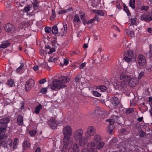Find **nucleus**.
<instances>
[{"instance_id": "1", "label": "nucleus", "mask_w": 152, "mask_h": 152, "mask_svg": "<svg viewBox=\"0 0 152 152\" xmlns=\"http://www.w3.org/2000/svg\"><path fill=\"white\" fill-rule=\"evenodd\" d=\"M69 80V78L68 76H61L58 80L54 79L52 82L53 84L49 85L48 88H50L53 90H59L66 87V85L65 83Z\"/></svg>"}, {"instance_id": "2", "label": "nucleus", "mask_w": 152, "mask_h": 152, "mask_svg": "<svg viewBox=\"0 0 152 152\" xmlns=\"http://www.w3.org/2000/svg\"><path fill=\"white\" fill-rule=\"evenodd\" d=\"M62 132L64 136L63 150L64 151H66L67 148L68 144L71 145L72 143L73 140L70 139L72 133V128L70 126H66L64 127Z\"/></svg>"}, {"instance_id": "3", "label": "nucleus", "mask_w": 152, "mask_h": 152, "mask_svg": "<svg viewBox=\"0 0 152 152\" xmlns=\"http://www.w3.org/2000/svg\"><path fill=\"white\" fill-rule=\"evenodd\" d=\"M113 78L114 79H112L111 82L116 90L120 89L124 93L128 90L127 83L126 82L124 81H118L116 80H115L114 78Z\"/></svg>"}, {"instance_id": "4", "label": "nucleus", "mask_w": 152, "mask_h": 152, "mask_svg": "<svg viewBox=\"0 0 152 152\" xmlns=\"http://www.w3.org/2000/svg\"><path fill=\"white\" fill-rule=\"evenodd\" d=\"M9 121L10 119L8 117L3 118L0 120V138L6 136L5 133Z\"/></svg>"}, {"instance_id": "5", "label": "nucleus", "mask_w": 152, "mask_h": 152, "mask_svg": "<svg viewBox=\"0 0 152 152\" xmlns=\"http://www.w3.org/2000/svg\"><path fill=\"white\" fill-rule=\"evenodd\" d=\"M67 148L66 151H64L63 150V148L61 151L62 152H66L68 149V152H80L78 145L76 143L73 144V141L71 145L68 144Z\"/></svg>"}, {"instance_id": "6", "label": "nucleus", "mask_w": 152, "mask_h": 152, "mask_svg": "<svg viewBox=\"0 0 152 152\" xmlns=\"http://www.w3.org/2000/svg\"><path fill=\"white\" fill-rule=\"evenodd\" d=\"M135 57L134 53L131 50H129L126 53L124 57V60L128 63H130L132 61V59Z\"/></svg>"}, {"instance_id": "7", "label": "nucleus", "mask_w": 152, "mask_h": 152, "mask_svg": "<svg viewBox=\"0 0 152 152\" xmlns=\"http://www.w3.org/2000/svg\"><path fill=\"white\" fill-rule=\"evenodd\" d=\"M96 133V130L95 127L90 126L88 127L87 131L85 133V135L88 136L91 139V136L94 135Z\"/></svg>"}, {"instance_id": "8", "label": "nucleus", "mask_w": 152, "mask_h": 152, "mask_svg": "<svg viewBox=\"0 0 152 152\" xmlns=\"http://www.w3.org/2000/svg\"><path fill=\"white\" fill-rule=\"evenodd\" d=\"M83 131L82 129H79L76 130L73 133V137L76 140L82 137L83 135Z\"/></svg>"}, {"instance_id": "9", "label": "nucleus", "mask_w": 152, "mask_h": 152, "mask_svg": "<svg viewBox=\"0 0 152 152\" xmlns=\"http://www.w3.org/2000/svg\"><path fill=\"white\" fill-rule=\"evenodd\" d=\"M34 81L32 79L28 80L26 82L25 90L28 91L33 88L34 85Z\"/></svg>"}, {"instance_id": "10", "label": "nucleus", "mask_w": 152, "mask_h": 152, "mask_svg": "<svg viewBox=\"0 0 152 152\" xmlns=\"http://www.w3.org/2000/svg\"><path fill=\"white\" fill-rule=\"evenodd\" d=\"M140 19L143 20L148 22L152 20V12H150L147 14H144L140 16Z\"/></svg>"}, {"instance_id": "11", "label": "nucleus", "mask_w": 152, "mask_h": 152, "mask_svg": "<svg viewBox=\"0 0 152 152\" xmlns=\"http://www.w3.org/2000/svg\"><path fill=\"white\" fill-rule=\"evenodd\" d=\"M90 139L88 136L85 135V137L83 136L77 140H79V144L80 146H84L88 143V140Z\"/></svg>"}, {"instance_id": "12", "label": "nucleus", "mask_w": 152, "mask_h": 152, "mask_svg": "<svg viewBox=\"0 0 152 152\" xmlns=\"http://www.w3.org/2000/svg\"><path fill=\"white\" fill-rule=\"evenodd\" d=\"M6 31L9 33H13L15 30V27L10 23L6 24L4 27Z\"/></svg>"}, {"instance_id": "13", "label": "nucleus", "mask_w": 152, "mask_h": 152, "mask_svg": "<svg viewBox=\"0 0 152 152\" xmlns=\"http://www.w3.org/2000/svg\"><path fill=\"white\" fill-rule=\"evenodd\" d=\"M90 152H97V148L95 143L93 142L89 143L87 148Z\"/></svg>"}, {"instance_id": "14", "label": "nucleus", "mask_w": 152, "mask_h": 152, "mask_svg": "<svg viewBox=\"0 0 152 152\" xmlns=\"http://www.w3.org/2000/svg\"><path fill=\"white\" fill-rule=\"evenodd\" d=\"M131 78V76L128 75L125 71H123L122 72L120 77V80H123V81H125L126 83L128 81H129Z\"/></svg>"}, {"instance_id": "15", "label": "nucleus", "mask_w": 152, "mask_h": 152, "mask_svg": "<svg viewBox=\"0 0 152 152\" xmlns=\"http://www.w3.org/2000/svg\"><path fill=\"white\" fill-rule=\"evenodd\" d=\"M138 83V81L136 78H131L129 81V85L132 87H135Z\"/></svg>"}, {"instance_id": "16", "label": "nucleus", "mask_w": 152, "mask_h": 152, "mask_svg": "<svg viewBox=\"0 0 152 152\" xmlns=\"http://www.w3.org/2000/svg\"><path fill=\"white\" fill-rule=\"evenodd\" d=\"M138 61L140 65H144L146 61L145 57L142 55H140L138 57Z\"/></svg>"}, {"instance_id": "17", "label": "nucleus", "mask_w": 152, "mask_h": 152, "mask_svg": "<svg viewBox=\"0 0 152 152\" xmlns=\"http://www.w3.org/2000/svg\"><path fill=\"white\" fill-rule=\"evenodd\" d=\"M48 124L52 129H55L56 126V124L54 119L51 118L48 121Z\"/></svg>"}, {"instance_id": "18", "label": "nucleus", "mask_w": 152, "mask_h": 152, "mask_svg": "<svg viewBox=\"0 0 152 152\" xmlns=\"http://www.w3.org/2000/svg\"><path fill=\"white\" fill-rule=\"evenodd\" d=\"M31 145L30 143V139L29 138H26L25 139L23 143V146L24 149H26L30 147Z\"/></svg>"}, {"instance_id": "19", "label": "nucleus", "mask_w": 152, "mask_h": 152, "mask_svg": "<svg viewBox=\"0 0 152 152\" xmlns=\"http://www.w3.org/2000/svg\"><path fill=\"white\" fill-rule=\"evenodd\" d=\"M10 43L8 41H4L0 45V50H2L3 49L10 46Z\"/></svg>"}, {"instance_id": "20", "label": "nucleus", "mask_w": 152, "mask_h": 152, "mask_svg": "<svg viewBox=\"0 0 152 152\" xmlns=\"http://www.w3.org/2000/svg\"><path fill=\"white\" fill-rule=\"evenodd\" d=\"M112 104L114 106L118 105L120 103L119 100L116 97H113L111 99Z\"/></svg>"}, {"instance_id": "21", "label": "nucleus", "mask_w": 152, "mask_h": 152, "mask_svg": "<svg viewBox=\"0 0 152 152\" xmlns=\"http://www.w3.org/2000/svg\"><path fill=\"white\" fill-rule=\"evenodd\" d=\"M113 119L115 123H117L118 124H121L122 123L121 121L122 120V118L118 116H114Z\"/></svg>"}, {"instance_id": "22", "label": "nucleus", "mask_w": 152, "mask_h": 152, "mask_svg": "<svg viewBox=\"0 0 152 152\" xmlns=\"http://www.w3.org/2000/svg\"><path fill=\"white\" fill-rule=\"evenodd\" d=\"M94 139L96 142L99 143L101 140H102V137L100 135L98 134H97L94 136Z\"/></svg>"}, {"instance_id": "23", "label": "nucleus", "mask_w": 152, "mask_h": 152, "mask_svg": "<svg viewBox=\"0 0 152 152\" xmlns=\"http://www.w3.org/2000/svg\"><path fill=\"white\" fill-rule=\"evenodd\" d=\"M17 121L18 124L20 125H22L23 123V116L19 115L18 116Z\"/></svg>"}, {"instance_id": "24", "label": "nucleus", "mask_w": 152, "mask_h": 152, "mask_svg": "<svg viewBox=\"0 0 152 152\" xmlns=\"http://www.w3.org/2000/svg\"><path fill=\"white\" fill-rule=\"evenodd\" d=\"M42 105L41 104L37 106L35 108L34 113L36 114H39L40 110L42 109Z\"/></svg>"}, {"instance_id": "25", "label": "nucleus", "mask_w": 152, "mask_h": 152, "mask_svg": "<svg viewBox=\"0 0 152 152\" xmlns=\"http://www.w3.org/2000/svg\"><path fill=\"white\" fill-rule=\"evenodd\" d=\"M40 66L42 67L47 68L48 67H52V66H50L49 64H47V63L45 61L43 63L40 64Z\"/></svg>"}, {"instance_id": "26", "label": "nucleus", "mask_w": 152, "mask_h": 152, "mask_svg": "<svg viewBox=\"0 0 152 152\" xmlns=\"http://www.w3.org/2000/svg\"><path fill=\"white\" fill-rule=\"evenodd\" d=\"M67 32L66 30H65V29L63 28H61L60 30H59L58 33L59 35L61 36H64L65 35Z\"/></svg>"}, {"instance_id": "27", "label": "nucleus", "mask_w": 152, "mask_h": 152, "mask_svg": "<svg viewBox=\"0 0 152 152\" xmlns=\"http://www.w3.org/2000/svg\"><path fill=\"white\" fill-rule=\"evenodd\" d=\"M93 12L98 15L102 16L104 15L103 12L101 10H93Z\"/></svg>"}, {"instance_id": "28", "label": "nucleus", "mask_w": 152, "mask_h": 152, "mask_svg": "<svg viewBox=\"0 0 152 152\" xmlns=\"http://www.w3.org/2000/svg\"><path fill=\"white\" fill-rule=\"evenodd\" d=\"M52 31L54 34H56L58 33V28L56 26H55L52 27Z\"/></svg>"}, {"instance_id": "29", "label": "nucleus", "mask_w": 152, "mask_h": 152, "mask_svg": "<svg viewBox=\"0 0 152 152\" xmlns=\"http://www.w3.org/2000/svg\"><path fill=\"white\" fill-rule=\"evenodd\" d=\"M37 132L36 129L32 130L29 131V134L31 137H33L36 134Z\"/></svg>"}, {"instance_id": "30", "label": "nucleus", "mask_w": 152, "mask_h": 152, "mask_svg": "<svg viewBox=\"0 0 152 152\" xmlns=\"http://www.w3.org/2000/svg\"><path fill=\"white\" fill-rule=\"evenodd\" d=\"M104 143L103 142H99L98 145L96 146L97 149H100L102 148L104 145Z\"/></svg>"}, {"instance_id": "31", "label": "nucleus", "mask_w": 152, "mask_h": 152, "mask_svg": "<svg viewBox=\"0 0 152 152\" xmlns=\"http://www.w3.org/2000/svg\"><path fill=\"white\" fill-rule=\"evenodd\" d=\"M57 59L56 58H53V57H50L48 60V62H53L56 63L57 62Z\"/></svg>"}, {"instance_id": "32", "label": "nucleus", "mask_w": 152, "mask_h": 152, "mask_svg": "<svg viewBox=\"0 0 152 152\" xmlns=\"http://www.w3.org/2000/svg\"><path fill=\"white\" fill-rule=\"evenodd\" d=\"M97 88L99 89L102 92H104L107 89L106 87L104 85L98 86Z\"/></svg>"}, {"instance_id": "33", "label": "nucleus", "mask_w": 152, "mask_h": 152, "mask_svg": "<svg viewBox=\"0 0 152 152\" xmlns=\"http://www.w3.org/2000/svg\"><path fill=\"white\" fill-rule=\"evenodd\" d=\"M124 10L127 13V15L129 16L131 15V13L129 10L128 9L127 7L126 6V5H124Z\"/></svg>"}, {"instance_id": "34", "label": "nucleus", "mask_w": 152, "mask_h": 152, "mask_svg": "<svg viewBox=\"0 0 152 152\" xmlns=\"http://www.w3.org/2000/svg\"><path fill=\"white\" fill-rule=\"evenodd\" d=\"M134 111V110L133 108H131L129 109H126L125 112V113L127 114H128L133 112Z\"/></svg>"}, {"instance_id": "35", "label": "nucleus", "mask_w": 152, "mask_h": 152, "mask_svg": "<svg viewBox=\"0 0 152 152\" xmlns=\"http://www.w3.org/2000/svg\"><path fill=\"white\" fill-rule=\"evenodd\" d=\"M80 20L78 15H76L74 17V21L75 23H77L79 21H80Z\"/></svg>"}, {"instance_id": "36", "label": "nucleus", "mask_w": 152, "mask_h": 152, "mask_svg": "<svg viewBox=\"0 0 152 152\" xmlns=\"http://www.w3.org/2000/svg\"><path fill=\"white\" fill-rule=\"evenodd\" d=\"M129 6L132 8H134L135 0H130L129 3Z\"/></svg>"}, {"instance_id": "37", "label": "nucleus", "mask_w": 152, "mask_h": 152, "mask_svg": "<svg viewBox=\"0 0 152 152\" xmlns=\"http://www.w3.org/2000/svg\"><path fill=\"white\" fill-rule=\"evenodd\" d=\"M8 85L12 87L14 85V82L12 80H9L7 82Z\"/></svg>"}, {"instance_id": "38", "label": "nucleus", "mask_w": 152, "mask_h": 152, "mask_svg": "<svg viewBox=\"0 0 152 152\" xmlns=\"http://www.w3.org/2000/svg\"><path fill=\"white\" fill-rule=\"evenodd\" d=\"M111 125L107 127V131H108L110 134H111L113 132V126Z\"/></svg>"}, {"instance_id": "39", "label": "nucleus", "mask_w": 152, "mask_h": 152, "mask_svg": "<svg viewBox=\"0 0 152 152\" xmlns=\"http://www.w3.org/2000/svg\"><path fill=\"white\" fill-rule=\"evenodd\" d=\"M92 94L94 95L97 97H99L100 96L101 94L96 91H93Z\"/></svg>"}, {"instance_id": "40", "label": "nucleus", "mask_w": 152, "mask_h": 152, "mask_svg": "<svg viewBox=\"0 0 152 152\" xmlns=\"http://www.w3.org/2000/svg\"><path fill=\"white\" fill-rule=\"evenodd\" d=\"M40 92L42 94H46L47 92V88H44L40 90Z\"/></svg>"}, {"instance_id": "41", "label": "nucleus", "mask_w": 152, "mask_h": 152, "mask_svg": "<svg viewBox=\"0 0 152 152\" xmlns=\"http://www.w3.org/2000/svg\"><path fill=\"white\" fill-rule=\"evenodd\" d=\"M31 7L30 6H28L27 7H25L23 10L24 12H28L30 10Z\"/></svg>"}, {"instance_id": "42", "label": "nucleus", "mask_w": 152, "mask_h": 152, "mask_svg": "<svg viewBox=\"0 0 152 152\" xmlns=\"http://www.w3.org/2000/svg\"><path fill=\"white\" fill-rule=\"evenodd\" d=\"M131 24L132 25H136V21L137 20V18H132L131 19Z\"/></svg>"}, {"instance_id": "43", "label": "nucleus", "mask_w": 152, "mask_h": 152, "mask_svg": "<svg viewBox=\"0 0 152 152\" xmlns=\"http://www.w3.org/2000/svg\"><path fill=\"white\" fill-rule=\"evenodd\" d=\"M121 132L123 133L124 134H128L129 132V131H127L126 129H122L121 130Z\"/></svg>"}, {"instance_id": "44", "label": "nucleus", "mask_w": 152, "mask_h": 152, "mask_svg": "<svg viewBox=\"0 0 152 152\" xmlns=\"http://www.w3.org/2000/svg\"><path fill=\"white\" fill-rule=\"evenodd\" d=\"M145 73L143 72H141L138 75V79H141L144 75Z\"/></svg>"}, {"instance_id": "45", "label": "nucleus", "mask_w": 152, "mask_h": 152, "mask_svg": "<svg viewBox=\"0 0 152 152\" xmlns=\"http://www.w3.org/2000/svg\"><path fill=\"white\" fill-rule=\"evenodd\" d=\"M107 121L109 122L110 125H112L115 123L113 119H110L106 120Z\"/></svg>"}, {"instance_id": "46", "label": "nucleus", "mask_w": 152, "mask_h": 152, "mask_svg": "<svg viewBox=\"0 0 152 152\" xmlns=\"http://www.w3.org/2000/svg\"><path fill=\"white\" fill-rule=\"evenodd\" d=\"M149 7L148 6H142L140 8L141 10H144L145 11H147L149 8Z\"/></svg>"}, {"instance_id": "47", "label": "nucleus", "mask_w": 152, "mask_h": 152, "mask_svg": "<svg viewBox=\"0 0 152 152\" xmlns=\"http://www.w3.org/2000/svg\"><path fill=\"white\" fill-rule=\"evenodd\" d=\"M52 16L51 17V18L53 19L55 17V12L53 10H52Z\"/></svg>"}, {"instance_id": "48", "label": "nucleus", "mask_w": 152, "mask_h": 152, "mask_svg": "<svg viewBox=\"0 0 152 152\" xmlns=\"http://www.w3.org/2000/svg\"><path fill=\"white\" fill-rule=\"evenodd\" d=\"M46 81V79L45 78H44L39 80V83L40 84H43Z\"/></svg>"}, {"instance_id": "49", "label": "nucleus", "mask_w": 152, "mask_h": 152, "mask_svg": "<svg viewBox=\"0 0 152 152\" xmlns=\"http://www.w3.org/2000/svg\"><path fill=\"white\" fill-rule=\"evenodd\" d=\"M38 3H37V2H33V8L34 10H36L37 9L38 6L37 5Z\"/></svg>"}, {"instance_id": "50", "label": "nucleus", "mask_w": 152, "mask_h": 152, "mask_svg": "<svg viewBox=\"0 0 152 152\" xmlns=\"http://www.w3.org/2000/svg\"><path fill=\"white\" fill-rule=\"evenodd\" d=\"M146 55L149 58H151L152 57V51L150 50L149 53H147Z\"/></svg>"}, {"instance_id": "51", "label": "nucleus", "mask_w": 152, "mask_h": 152, "mask_svg": "<svg viewBox=\"0 0 152 152\" xmlns=\"http://www.w3.org/2000/svg\"><path fill=\"white\" fill-rule=\"evenodd\" d=\"M51 31V28L48 27H46L45 28V32L49 33Z\"/></svg>"}, {"instance_id": "52", "label": "nucleus", "mask_w": 152, "mask_h": 152, "mask_svg": "<svg viewBox=\"0 0 152 152\" xmlns=\"http://www.w3.org/2000/svg\"><path fill=\"white\" fill-rule=\"evenodd\" d=\"M139 133V134L140 137H144L145 135V133L142 130H141L140 131Z\"/></svg>"}, {"instance_id": "53", "label": "nucleus", "mask_w": 152, "mask_h": 152, "mask_svg": "<svg viewBox=\"0 0 152 152\" xmlns=\"http://www.w3.org/2000/svg\"><path fill=\"white\" fill-rule=\"evenodd\" d=\"M55 50L54 48H51L49 51L48 52V54H51L53 52L55 51Z\"/></svg>"}, {"instance_id": "54", "label": "nucleus", "mask_w": 152, "mask_h": 152, "mask_svg": "<svg viewBox=\"0 0 152 152\" xmlns=\"http://www.w3.org/2000/svg\"><path fill=\"white\" fill-rule=\"evenodd\" d=\"M93 18L94 19V21L96 20L97 22H99L100 20L99 19V16L98 15H96Z\"/></svg>"}, {"instance_id": "55", "label": "nucleus", "mask_w": 152, "mask_h": 152, "mask_svg": "<svg viewBox=\"0 0 152 152\" xmlns=\"http://www.w3.org/2000/svg\"><path fill=\"white\" fill-rule=\"evenodd\" d=\"M80 79V75H79L76 77L75 79V82H77L79 81Z\"/></svg>"}, {"instance_id": "56", "label": "nucleus", "mask_w": 152, "mask_h": 152, "mask_svg": "<svg viewBox=\"0 0 152 152\" xmlns=\"http://www.w3.org/2000/svg\"><path fill=\"white\" fill-rule=\"evenodd\" d=\"M11 5V3H8V2H6L5 4V5L9 9L10 8Z\"/></svg>"}, {"instance_id": "57", "label": "nucleus", "mask_w": 152, "mask_h": 152, "mask_svg": "<svg viewBox=\"0 0 152 152\" xmlns=\"http://www.w3.org/2000/svg\"><path fill=\"white\" fill-rule=\"evenodd\" d=\"M25 23H24L23 24H22L21 23H20L18 25V28L19 29H22L23 28V26H24L25 25Z\"/></svg>"}, {"instance_id": "58", "label": "nucleus", "mask_w": 152, "mask_h": 152, "mask_svg": "<svg viewBox=\"0 0 152 152\" xmlns=\"http://www.w3.org/2000/svg\"><path fill=\"white\" fill-rule=\"evenodd\" d=\"M126 150L124 148H122L119 149L118 150L119 152H126Z\"/></svg>"}, {"instance_id": "59", "label": "nucleus", "mask_w": 152, "mask_h": 152, "mask_svg": "<svg viewBox=\"0 0 152 152\" xmlns=\"http://www.w3.org/2000/svg\"><path fill=\"white\" fill-rule=\"evenodd\" d=\"M81 152H90V151L87 148H84L82 150Z\"/></svg>"}, {"instance_id": "60", "label": "nucleus", "mask_w": 152, "mask_h": 152, "mask_svg": "<svg viewBox=\"0 0 152 152\" xmlns=\"http://www.w3.org/2000/svg\"><path fill=\"white\" fill-rule=\"evenodd\" d=\"M64 29H65V30H66V31L67 32V26L66 24H63V27L62 28Z\"/></svg>"}, {"instance_id": "61", "label": "nucleus", "mask_w": 152, "mask_h": 152, "mask_svg": "<svg viewBox=\"0 0 152 152\" xmlns=\"http://www.w3.org/2000/svg\"><path fill=\"white\" fill-rule=\"evenodd\" d=\"M68 63H69L67 59H64V64L65 65H67L68 64Z\"/></svg>"}, {"instance_id": "62", "label": "nucleus", "mask_w": 152, "mask_h": 152, "mask_svg": "<svg viewBox=\"0 0 152 152\" xmlns=\"http://www.w3.org/2000/svg\"><path fill=\"white\" fill-rule=\"evenodd\" d=\"M86 65V63H84L81 64L80 66V69L83 68Z\"/></svg>"}, {"instance_id": "63", "label": "nucleus", "mask_w": 152, "mask_h": 152, "mask_svg": "<svg viewBox=\"0 0 152 152\" xmlns=\"http://www.w3.org/2000/svg\"><path fill=\"white\" fill-rule=\"evenodd\" d=\"M94 21V19L93 18L89 20L87 22V24L91 23H93Z\"/></svg>"}, {"instance_id": "64", "label": "nucleus", "mask_w": 152, "mask_h": 152, "mask_svg": "<svg viewBox=\"0 0 152 152\" xmlns=\"http://www.w3.org/2000/svg\"><path fill=\"white\" fill-rule=\"evenodd\" d=\"M22 70H23L20 69L18 68L16 70V71L18 73H21Z\"/></svg>"}]
</instances>
